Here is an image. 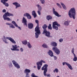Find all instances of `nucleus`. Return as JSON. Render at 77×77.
<instances>
[{
  "mask_svg": "<svg viewBox=\"0 0 77 77\" xmlns=\"http://www.w3.org/2000/svg\"><path fill=\"white\" fill-rule=\"evenodd\" d=\"M48 27L49 30H52V27H51V24H49V26H48Z\"/></svg>",
  "mask_w": 77,
  "mask_h": 77,
  "instance_id": "obj_28",
  "label": "nucleus"
},
{
  "mask_svg": "<svg viewBox=\"0 0 77 77\" xmlns=\"http://www.w3.org/2000/svg\"><path fill=\"white\" fill-rule=\"evenodd\" d=\"M32 15L34 16V18H36V17H37L36 14V12H35V11H33L32 12Z\"/></svg>",
  "mask_w": 77,
  "mask_h": 77,
  "instance_id": "obj_24",
  "label": "nucleus"
},
{
  "mask_svg": "<svg viewBox=\"0 0 77 77\" xmlns=\"http://www.w3.org/2000/svg\"><path fill=\"white\" fill-rule=\"evenodd\" d=\"M37 68H38V70H39V69H41V66L42 65H41L40 64V63H38V62L37 63Z\"/></svg>",
  "mask_w": 77,
  "mask_h": 77,
  "instance_id": "obj_21",
  "label": "nucleus"
},
{
  "mask_svg": "<svg viewBox=\"0 0 77 77\" xmlns=\"http://www.w3.org/2000/svg\"><path fill=\"white\" fill-rule=\"evenodd\" d=\"M48 53L51 57H53V53L52 51L49 50V51L48 52Z\"/></svg>",
  "mask_w": 77,
  "mask_h": 77,
  "instance_id": "obj_20",
  "label": "nucleus"
},
{
  "mask_svg": "<svg viewBox=\"0 0 77 77\" xmlns=\"http://www.w3.org/2000/svg\"><path fill=\"white\" fill-rule=\"evenodd\" d=\"M60 4L62 6L63 8L64 9H66V6H65V5L63 4L61 2Z\"/></svg>",
  "mask_w": 77,
  "mask_h": 77,
  "instance_id": "obj_29",
  "label": "nucleus"
},
{
  "mask_svg": "<svg viewBox=\"0 0 77 77\" xmlns=\"http://www.w3.org/2000/svg\"><path fill=\"white\" fill-rule=\"evenodd\" d=\"M13 17L14 14H12L9 13L8 12L5 13L4 15H3V18L5 20H7V21H11V19L9 17Z\"/></svg>",
  "mask_w": 77,
  "mask_h": 77,
  "instance_id": "obj_3",
  "label": "nucleus"
},
{
  "mask_svg": "<svg viewBox=\"0 0 77 77\" xmlns=\"http://www.w3.org/2000/svg\"><path fill=\"white\" fill-rule=\"evenodd\" d=\"M22 43L24 45H27V42L26 40H25L22 42Z\"/></svg>",
  "mask_w": 77,
  "mask_h": 77,
  "instance_id": "obj_30",
  "label": "nucleus"
},
{
  "mask_svg": "<svg viewBox=\"0 0 77 77\" xmlns=\"http://www.w3.org/2000/svg\"><path fill=\"white\" fill-rule=\"evenodd\" d=\"M2 3L3 4V5H5V6H6V7H8L9 6V4H8V3L5 2H4L3 3Z\"/></svg>",
  "mask_w": 77,
  "mask_h": 77,
  "instance_id": "obj_31",
  "label": "nucleus"
},
{
  "mask_svg": "<svg viewBox=\"0 0 77 77\" xmlns=\"http://www.w3.org/2000/svg\"><path fill=\"white\" fill-rule=\"evenodd\" d=\"M48 67V65L47 64H45L44 65V66L42 67V70L44 71V75L45 76H47V70H48V69L47 68Z\"/></svg>",
  "mask_w": 77,
  "mask_h": 77,
  "instance_id": "obj_4",
  "label": "nucleus"
},
{
  "mask_svg": "<svg viewBox=\"0 0 77 77\" xmlns=\"http://www.w3.org/2000/svg\"><path fill=\"white\" fill-rule=\"evenodd\" d=\"M24 17H27L28 19H31L32 17L30 15V14L28 13H26L24 14Z\"/></svg>",
  "mask_w": 77,
  "mask_h": 77,
  "instance_id": "obj_15",
  "label": "nucleus"
},
{
  "mask_svg": "<svg viewBox=\"0 0 77 77\" xmlns=\"http://www.w3.org/2000/svg\"><path fill=\"white\" fill-rule=\"evenodd\" d=\"M9 27H11V28H12V29H14L15 28V26H14L13 24H11V25L9 26Z\"/></svg>",
  "mask_w": 77,
  "mask_h": 77,
  "instance_id": "obj_36",
  "label": "nucleus"
},
{
  "mask_svg": "<svg viewBox=\"0 0 77 77\" xmlns=\"http://www.w3.org/2000/svg\"><path fill=\"white\" fill-rule=\"evenodd\" d=\"M68 14L70 18L73 17V19H75V8H71L69 11Z\"/></svg>",
  "mask_w": 77,
  "mask_h": 77,
  "instance_id": "obj_2",
  "label": "nucleus"
},
{
  "mask_svg": "<svg viewBox=\"0 0 77 77\" xmlns=\"http://www.w3.org/2000/svg\"><path fill=\"white\" fill-rule=\"evenodd\" d=\"M76 32H77V30L76 29Z\"/></svg>",
  "mask_w": 77,
  "mask_h": 77,
  "instance_id": "obj_52",
  "label": "nucleus"
},
{
  "mask_svg": "<svg viewBox=\"0 0 77 77\" xmlns=\"http://www.w3.org/2000/svg\"><path fill=\"white\" fill-rule=\"evenodd\" d=\"M56 26L59 27V26H60V24H59L56 21H55L53 23L52 27L53 29H55L56 30H58V27Z\"/></svg>",
  "mask_w": 77,
  "mask_h": 77,
  "instance_id": "obj_6",
  "label": "nucleus"
},
{
  "mask_svg": "<svg viewBox=\"0 0 77 77\" xmlns=\"http://www.w3.org/2000/svg\"><path fill=\"white\" fill-rule=\"evenodd\" d=\"M19 50L18 49L16 48V51H19Z\"/></svg>",
  "mask_w": 77,
  "mask_h": 77,
  "instance_id": "obj_50",
  "label": "nucleus"
},
{
  "mask_svg": "<svg viewBox=\"0 0 77 77\" xmlns=\"http://www.w3.org/2000/svg\"><path fill=\"white\" fill-rule=\"evenodd\" d=\"M3 38L4 39L3 40L4 42H5V43L6 44H8V42L7 41V40L6 39V37H5V36H4Z\"/></svg>",
  "mask_w": 77,
  "mask_h": 77,
  "instance_id": "obj_26",
  "label": "nucleus"
},
{
  "mask_svg": "<svg viewBox=\"0 0 77 77\" xmlns=\"http://www.w3.org/2000/svg\"><path fill=\"white\" fill-rule=\"evenodd\" d=\"M6 39H8V40H9L11 42H12V43H13V44H15L16 43V42L15 40L13 39L12 38L10 37H7L6 38Z\"/></svg>",
  "mask_w": 77,
  "mask_h": 77,
  "instance_id": "obj_13",
  "label": "nucleus"
},
{
  "mask_svg": "<svg viewBox=\"0 0 77 77\" xmlns=\"http://www.w3.org/2000/svg\"><path fill=\"white\" fill-rule=\"evenodd\" d=\"M28 27L30 29H32L33 27V24L31 23H29L28 24Z\"/></svg>",
  "mask_w": 77,
  "mask_h": 77,
  "instance_id": "obj_18",
  "label": "nucleus"
},
{
  "mask_svg": "<svg viewBox=\"0 0 77 77\" xmlns=\"http://www.w3.org/2000/svg\"><path fill=\"white\" fill-rule=\"evenodd\" d=\"M30 72V70L29 69H26L24 71V73L26 74V77H29V74Z\"/></svg>",
  "mask_w": 77,
  "mask_h": 77,
  "instance_id": "obj_10",
  "label": "nucleus"
},
{
  "mask_svg": "<svg viewBox=\"0 0 77 77\" xmlns=\"http://www.w3.org/2000/svg\"><path fill=\"white\" fill-rule=\"evenodd\" d=\"M27 46L29 48H32V45H30V44L29 42H28L27 44Z\"/></svg>",
  "mask_w": 77,
  "mask_h": 77,
  "instance_id": "obj_33",
  "label": "nucleus"
},
{
  "mask_svg": "<svg viewBox=\"0 0 77 77\" xmlns=\"http://www.w3.org/2000/svg\"><path fill=\"white\" fill-rule=\"evenodd\" d=\"M20 50L21 52H23V48H20Z\"/></svg>",
  "mask_w": 77,
  "mask_h": 77,
  "instance_id": "obj_45",
  "label": "nucleus"
},
{
  "mask_svg": "<svg viewBox=\"0 0 77 77\" xmlns=\"http://www.w3.org/2000/svg\"><path fill=\"white\" fill-rule=\"evenodd\" d=\"M9 67H12V63H10L9 64Z\"/></svg>",
  "mask_w": 77,
  "mask_h": 77,
  "instance_id": "obj_42",
  "label": "nucleus"
},
{
  "mask_svg": "<svg viewBox=\"0 0 77 77\" xmlns=\"http://www.w3.org/2000/svg\"><path fill=\"white\" fill-rule=\"evenodd\" d=\"M53 11L54 14L57 17H60L59 14L57 11H55V9H54V8H53Z\"/></svg>",
  "mask_w": 77,
  "mask_h": 77,
  "instance_id": "obj_16",
  "label": "nucleus"
},
{
  "mask_svg": "<svg viewBox=\"0 0 77 77\" xmlns=\"http://www.w3.org/2000/svg\"><path fill=\"white\" fill-rule=\"evenodd\" d=\"M45 33V35L47 37H48V38H50V32L49 31H47L46 30V31H43L42 32V34L44 35Z\"/></svg>",
  "mask_w": 77,
  "mask_h": 77,
  "instance_id": "obj_8",
  "label": "nucleus"
},
{
  "mask_svg": "<svg viewBox=\"0 0 77 77\" xmlns=\"http://www.w3.org/2000/svg\"><path fill=\"white\" fill-rule=\"evenodd\" d=\"M36 6L38 8V15H41L40 12L41 11V10H42V8H41V6L39 5H37Z\"/></svg>",
  "mask_w": 77,
  "mask_h": 77,
  "instance_id": "obj_11",
  "label": "nucleus"
},
{
  "mask_svg": "<svg viewBox=\"0 0 77 77\" xmlns=\"http://www.w3.org/2000/svg\"><path fill=\"white\" fill-rule=\"evenodd\" d=\"M42 4H44L45 2V0H40Z\"/></svg>",
  "mask_w": 77,
  "mask_h": 77,
  "instance_id": "obj_40",
  "label": "nucleus"
},
{
  "mask_svg": "<svg viewBox=\"0 0 77 77\" xmlns=\"http://www.w3.org/2000/svg\"><path fill=\"white\" fill-rule=\"evenodd\" d=\"M74 58H73V61H75V62H76L77 60V57L75 55V54L74 55Z\"/></svg>",
  "mask_w": 77,
  "mask_h": 77,
  "instance_id": "obj_27",
  "label": "nucleus"
},
{
  "mask_svg": "<svg viewBox=\"0 0 77 77\" xmlns=\"http://www.w3.org/2000/svg\"><path fill=\"white\" fill-rule=\"evenodd\" d=\"M63 65H67V66H68V68L70 69H71V70H72L73 68H72V66L69 63H67L66 62H63Z\"/></svg>",
  "mask_w": 77,
  "mask_h": 77,
  "instance_id": "obj_7",
  "label": "nucleus"
},
{
  "mask_svg": "<svg viewBox=\"0 0 77 77\" xmlns=\"http://www.w3.org/2000/svg\"><path fill=\"white\" fill-rule=\"evenodd\" d=\"M31 77H39L38 76L35 75V74H34V73H32V74Z\"/></svg>",
  "mask_w": 77,
  "mask_h": 77,
  "instance_id": "obj_37",
  "label": "nucleus"
},
{
  "mask_svg": "<svg viewBox=\"0 0 77 77\" xmlns=\"http://www.w3.org/2000/svg\"><path fill=\"white\" fill-rule=\"evenodd\" d=\"M42 47H44V48H48V46L47 45H46L45 44H43L42 45Z\"/></svg>",
  "mask_w": 77,
  "mask_h": 77,
  "instance_id": "obj_38",
  "label": "nucleus"
},
{
  "mask_svg": "<svg viewBox=\"0 0 77 77\" xmlns=\"http://www.w3.org/2000/svg\"><path fill=\"white\" fill-rule=\"evenodd\" d=\"M26 77H30L29 76H26Z\"/></svg>",
  "mask_w": 77,
  "mask_h": 77,
  "instance_id": "obj_53",
  "label": "nucleus"
},
{
  "mask_svg": "<svg viewBox=\"0 0 77 77\" xmlns=\"http://www.w3.org/2000/svg\"><path fill=\"white\" fill-rule=\"evenodd\" d=\"M69 22L68 21H66L64 22V24L65 25H66V26H68V25H69Z\"/></svg>",
  "mask_w": 77,
  "mask_h": 77,
  "instance_id": "obj_32",
  "label": "nucleus"
},
{
  "mask_svg": "<svg viewBox=\"0 0 77 77\" xmlns=\"http://www.w3.org/2000/svg\"><path fill=\"white\" fill-rule=\"evenodd\" d=\"M46 18L47 20L49 21V20H50L52 19V17L50 15H48L46 17Z\"/></svg>",
  "mask_w": 77,
  "mask_h": 77,
  "instance_id": "obj_23",
  "label": "nucleus"
},
{
  "mask_svg": "<svg viewBox=\"0 0 77 77\" xmlns=\"http://www.w3.org/2000/svg\"><path fill=\"white\" fill-rule=\"evenodd\" d=\"M51 46L54 47L52 48V50L56 53L57 54H60V50L57 47V44L56 42H52L51 44Z\"/></svg>",
  "mask_w": 77,
  "mask_h": 77,
  "instance_id": "obj_1",
  "label": "nucleus"
},
{
  "mask_svg": "<svg viewBox=\"0 0 77 77\" xmlns=\"http://www.w3.org/2000/svg\"><path fill=\"white\" fill-rule=\"evenodd\" d=\"M35 22L36 23H37V25L38 26V24H39V21H38V20H35Z\"/></svg>",
  "mask_w": 77,
  "mask_h": 77,
  "instance_id": "obj_43",
  "label": "nucleus"
},
{
  "mask_svg": "<svg viewBox=\"0 0 77 77\" xmlns=\"http://www.w3.org/2000/svg\"><path fill=\"white\" fill-rule=\"evenodd\" d=\"M6 24L7 25H9V26H10L11 24V23H6Z\"/></svg>",
  "mask_w": 77,
  "mask_h": 77,
  "instance_id": "obj_47",
  "label": "nucleus"
},
{
  "mask_svg": "<svg viewBox=\"0 0 77 77\" xmlns=\"http://www.w3.org/2000/svg\"><path fill=\"white\" fill-rule=\"evenodd\" d=\"M57 6H58L59 7V8H62V7H61V6L60 5V4H59L57 3Z\"/></svg>",
  "mask_w": 77,
  "mask_h": 77,
  "instance_id": "obj_41",
  "label": "nucleus"
},
{
  "mask_svg": "<svg viewBox=\"0 0 77 77\" xmlns=\"http://www.w3.org/2000/svg\"><path fill=\"white\" fill-rule=\"evenodd\" d=\"M12 48H11V50L13 51H16V48H18L17 45H12Z\"/></svg>",
  "mask_w": 77,
  "mask_h": 77,
  "instance_id": "obj_17",
  "label": "nucleus"
},
{
  "mask_svg": "<svg viewBox=\"0 0 77 77\" xmlns=\"http://www.w3.org/2000/svg\"><path fill=\"white\" fill-rule=\"evenodd\" d=\"M13 5H15L16 6V9H17V8H19V7H20L21 6V5L20 4H18V3L15 2L13 3Z\"/></svg>",
  "mask_w": 77,
  "mask_h": 77,
  "instance_id": "obj_19",
  "label": "nucleus"
},
{
  "mask_svg": "<svg viewBox=\"0 0 77 77\" xmlns=\"http://www.w3.org/2000/svg\"><path fill=\"white\" fill-rule=\"evenodd\" d=\"M74 48H73L72 50V53L73 54V55H75V54L74 53Z\"/></svg>",
  "mask_w": 77,
  "mask_h": 77,
  "instance_id": "obj_39",
  "label": "nucleus"
},
{
  "mask_svg": "<svg viewBox=\"0 0 77 77\" xmlns=\"http://www.w3.org/2000/svg\"><path fill=\"white\" fill-rule=\"evenodd\" d=\"M12 62L13 65H14V66L16 67L17 68V69H19V68H20V65H19L17 63V62H16L14 60H13L12 61Z\"/></svg>",
  "mask_w": 77,
  "mask_h": 77,
  "instance_id": "obj_9",
  "label": "nucleus"
},
{
  "mask_svg": "<svg viewBox=\"0 0 77 77\" xmlns=\"http://www.w3.org/2000/svg\"><path fill=\"white\" fill-rule=\"evenodd\" d=\"M54 58L55 60H56L57 59V57L56 56H54Z\"/></svg>",
  "mask_w": 77,
  "mask_h": 77,
  "instance_id": "obj_49",
  "label": "nucleus"
},
{
  "mask_svg": "<svg viewBox=\"0 0 77 77\" xmlns=\"http://www.w3.org/2000/svg\"><path fill=\"white\" fill-rule=\"evenodd\" d=\"M8 1V0H1V3H5V2H7Z\"/></svg>",
  "mask_w": 77,
  "mask_h": 77,
  "instance_id": "obj_35",
  "label": "nucleus"
},
{
  "mask_svg": "<svg viewBox=\"0 0 77 77\" xmlns=\"http://www.w3.org/2000/svg\"><path fill=\"white\" fill-rule=\"evenodd\" d=\"M34 68H36V66H34Z\"/></svg>",
  "mask_w": 77,
  "mask_h": 77,
  "instance_id": "obj_51",
  "label": "nucleus"
},
{
  "mask_svg": "<svg viewBox=\"0 0 77 77\" xmlns=\"http://www.w3.org/2000/svg\"><path fill=\"white\" fill-rule=\"evenodd\" d=\"M46 76L47 77H50V74H48V75H46Z\"/></svg>",
  "mask_w": 77,
  "mask_h": 77,
  "instance_id": "obj_48",
  "label": "nucleus"
},
{
  "mask_svg": "<svg viewBox=\"0 0 77 77\" xmlns=\"http://www.w3.org/2000/svg\"><path fill=\"white\" fill-rule=\"evenodd\" d=\"M45 63V61H44V60H42L38 62L41 65H42V63Z\"/></svg>",
  "mask_w": 77,
  "mask_h": 77,
  "instance_id": "obj_25",
  "label": "nucleus"
},
{
  "mask_svg": "<svg viewBox=\"0 0 77 77\" xmlns=\"http://www.w3.org/2000/svg\"><path fill=\"white\" fill-rule=\"evenodd\" d=\"M63 39H60L59 40V41L60 42H63Z\"/></svg>",
  "mask_w": 77,
  "mask_h": 77,
  "instance_id": "obj_44",
  "label": "nucleus"
},
{
  "mask_svg": "<svg viewBox=\"0 0 77 77\" xmlns=\"http://www.w3.org/2000/svg\"><path fill=\"white\" fill-rule=\"evenodd\" d=\"M2 12L3 13L6 12V10L5 9H3L2 11Z\"/></svg>",
  "mask_w": 77,
  "mask_h": 77,
  "instance_id": "obj_46",
  "label": "nucleus"
},
{
  "mask_svg": "<svg viewBox=\"0 0 77 77\" xmlns=\"http://www.w3.org/2000/svg\"><path fill=\"white\" fill-rule=\"evenodd\" d=\"M17 20L18 21V19H17Z\"/></svg>",
  "mask_w": 77,
  "mask_h": 77,
  "instance_id": "obj_54",
  "label": "nucleus"
},
{
  "mask_svg": "<svg viewBox=\"0 0 77 77\" xmlns=\"http://www.w3.org/2000/svg\"><path fill=\"white\" fill-rule=\"evenodd\" d=\"M59 71V70H58V69L57 68H56L54 70L53 72H57V73L58 72V71Z\"/></svg>",
  "mask_w": 77,
  "mask_h": 77,
  "instance_id": "obj_34",
  "label": "nucleus"
},
{
  "mask_svg": "<svg viewBox=\"0 0 77 77\" xmlns=\"http://www.w3.org/2000/svg\"><path fill=\"white\" fill-rule=\"evenodd\" d=\"M35 31L36 32L35 33V38H38L39 37V35L41 34V32L40 31V30H39V27L37 26L35 29Z\"/></svg>",
  "mask_w": 77,
  "mask_h": 77,
  "instance_id": "obj_5",
  "label": "nucleus"
},
{
  "mask_svg": "<svg viewBox=\"0 0 77 77\" xmlns=\"http://www.w3.org/2000/svg\"><path fill=\"white\" fill-rule=\"evenodd\" d=\"M12 24H14V26H15V27H18V29H20V30H21V27H20L18 26V25H17V24L16 23V22H15V21H13L12 22Z\"/></svg>",
  "mask_w": 77,
  "mask_h": 77,
  "instance_id": "obj_14",
  "label": "nucleus"
},
{
  "mask_svg": "<svg viewBox=\"0 0 77 77\" xmlns=\"http://www.w3.org/2000/svg\"><path fill=\"white\" fill-rule=\"evenodd\" d=\"M42 27L44 29L43 31H45L47 30L46 29L47 28V26L46 24H44V25L42 26Z\"/></svg>",
  "mask_w": 77,
  "mask_h": 77,
  "instance_id": "obj_22",
  "label": "nucleus"
},
{
  "mask_svg": "<svg viewBox=\"0 0 77 77\" xmlns=\"http://www.w3.org/2000/svg\"><path fill=\"white\" fill-rule=\"evenodd\" d=\"M27 20L25 18V17H23L22 20V23L24 24V26H26V27H27Z\"/></svg>",
  "mask_w": 77,
  "mask_h": 77,
  "instance_id": "obj_12",
  "label": "nucleus"
}]
</instances>
